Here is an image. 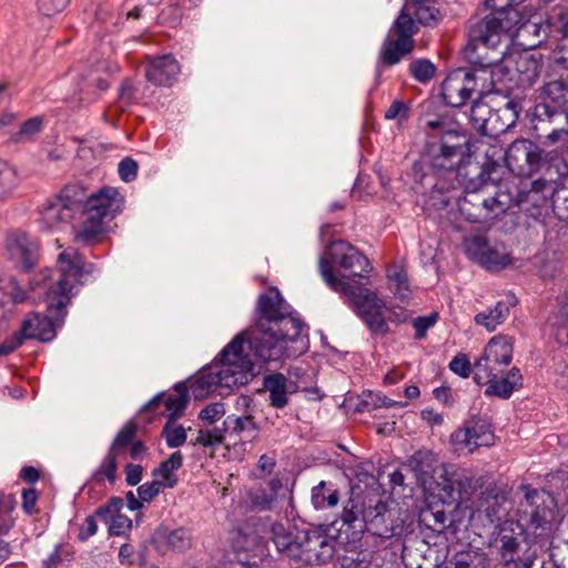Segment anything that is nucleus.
Returning <instances> with one entry per match:
<instances>
[{
	"mask_svg": "<svg viewBox=\"0 0 568 568\" xmlns=\"http://www.w3.org/2000/svg\"><path fill=\"white\" fill-rule=\"evenodd\" d=\"M540 68V61L534 54H520L515 61V69L518 73V81L523 85H531L538 78Z\"/></svg>",
	"mask_w": 568,
	"mask_h": 568,
	"instance_id": "nucleus-28",
	"label": "nucleus"
},
{
	"mask_svg": "<svg viewBox=\"0 0 568 568\" xmlns=\"http://www.w3.org/2000/svg\"><path fill=\"white\" fill-rule=\"evenodd\" d=\"M508 313V306L503 302H498L493 310L478 313L474 321L477 325L484 326L488 332H494L506 320Z\"/></svg>",
	"mask_w": 568,
	"mask_h": 568,
	"instance_id": "nucleus-31",
	"label": "nucleus"
},
{
	"mask_svg": "<svg viewBox=\"0 0 568 568\" xmlns=\"http://www.w3.org/2000/svg\"><path fill=\"white\" fill-rule=\"evenodd\" d=\"M514 352V338L506 335L494 336L484 349V354L475 364L474 381H483L494 376L496 371L510 364Z\"/></svg>",
	"mask_w": 568,
	"mask_h": 568,
	"instance_id": "nucleus-12",
	"label": "nucleus"
},
{
	"mask_svg": "<svg viewBox=\"0 0 568 568\" xmlns=\"http://www.w3.org/2000/svg\"><path fill=\"white\" fill-rule=\"evenodd\" d=\"M57 264V271L37 275L31 282L34 285L33 290H40L45 294L48 308L45 315L30 313L22 321L20 329L27 339L49 342L54 338L57 327L63 323L67 315V305L74 284L81 283L83 275L88 273L80 254L72 247L59 254Z\"/></svg>",
	"mask_w": 568,
	"mask_h": 568,
	"instance_id": "nucleus-2",
	"label": "nucleus"
},
{
	"mask_svg": "<svg viewBox=\"0 0 568 568\" xmlns=\"http://www.w3.org/2000/svg\"><path fill=\"white\" fill-rule=\"evenodd\" d=\"M106 88V81L100 79L93 73H90L85 79H83V83L79 84V100L83 103H91L97 99L99 92Z\"/></svg>",
	"mask_w": 568,
	"mask_h": 568,
	"instance_id": "nucleus-36",
	"label": "nucleus"
},
{
	"mask_svg": "<svg viewBox=\"0 0 568 568\" xmlns=\"http://www.w3.org/2000/svg\"><path fill=\"white\" fill-rule=\"evenodd\" d=\"M541 102H548L552 106L565 108L568 102V83L564 80H552L541 88Z\"/></svg>",
	"mask_w": 568,
	"mask_h": 568,
	"instance_id": "nucleus-30",
	"label": "nucleus"
},
{
	"mask_svg": "<svg viewBox=\"0 0 568 568\" xmlns=\"http://www.w3.org/2000/svg\"><path fill=\"white\" fill-rule=\"evenodd\" d=\"M175 389L176 394L169 395L164 400V405L166 410L170 413L168 418L176 420L184 414L189 403V395L186 388L182 385H178Z\"/></svg>",
	"mask_w": 568,
	"mask_h": 568,
	"instance_id": "nucleus-39",
	"label": "nucleus"
},
{
	"mask_svg": "<svg viewBox=\"0 0 568 568\" xmlns=\"http://www.w3.org/2000/svg\"><path fill=\"white\" fill-rule=\"evenodd\" d=\"M410 114V104L402 100H394L385 111L386 120H395L398 125L406 122Z\"/></svg>",
	"mask_w": 568,
	"mask_h": 568,
	"instance_id": "nucleus-48",
	"label": "nucleus"
},
{
	"mask_svg": "<svg viewBox=\"0 0 568 568\" xmlns=\"http://www.w3.org/2000/svg\"><path fill=\"white\" fill-rule=\"evenodd\" d=\"M135 88L131 80L125 79L119 89V108L125 110L129 105L136 101Z\"/></svg>",
	"mask_w": 568,
	"mask_h": 568,
	"instance_id": "nucleus-54",
	"label": "nucleus"
},
{
	"mask_svg": "<svg viewBox=\"0 0 568 568\" xmlns=\"http://www.w3.org/2000/svg\"><path fill=\"white\" fill-rule=\"evenodd\" d=\"M510 29L509 21L488 14L469 29V40L464 49L465 59L478 70H490L491 82H500L514 63L510 55L505 58L501 47L503 33Z\"/></svg>",
	"mask_w": 568,
	"mask_h": 568,
	"instance_id": "nucleus-6",
	"label": "nucleus"
},
{
	"mask_svg": "<svg viewBox=\"0 0 568 568\" xmlns=\"http://www.w3.org/2000/svg\"><path fill=\"white\" fill-rule=\"evenodd\" d=\"M432 459V454L428 452H416L408 459V466L418 475H425L428 473V468L430 464L428 463Z\"/></svg>",
	"mask_w": 568,
	"mask_h": 568,
	"instance_id": "nucleus-52",
	"label": "nucleus"
},
{
	"mask_svg": "<svg viewBox=\"0 0 568 568\" xmlns=\"http://www.w3.org/2000/svg\"><path fill=\"white\" fill-rule=\"evenodd\" d=\"M255 324L239 334L220 354V364L201 373L192 385L195 397L219 387L246 385L253 377L254 363L278 361L291 356L288 342H298L303 322L293 315L276 287L261 294L256 303Z\"/></svg>",
	"mask_w": 568,
	"mask_h": 568,
	"instance_id": "nucleus-1",
	"label": "nucleus"
},
{
	"mask_svg": "<svg viewBox=\"0 0 568 568\" xmlns=\"http://www.w3.org/2000/svg\"><path fill=\"white\" fill-rule=\"evenodd\" d=\"M136 435V425L134 422H128L115 436L110 450L122 456L124 449L133 444V439Z\"/></svg>",
	"mask_w": 568,
	"mask_h": 568,
	"instance_id": "nucleus-42",
	"label": "nucleus"
},
{
	"mask_svg": "<svg viewBox=\"0 0 568 568\" xmlns=\"http://www.w3.org/2000/svg\"><path fill=\"white\" fill-rule=\"evenodd\" d=\"M192 534L184 527L170 529L169 527L161 526L153 535V542L163 552L170 550L183 552L192 547Z\"/></svg>",
	"mask_w": 568,
	"mask_h": 568,
	"instance_id": "nucleus-20",
	"label": "nucleus"
},
{
	"mask_svg": "<svg viewBox=\"0 0 568 568\" xmlns=\"http://www.w3.org/2000/svg\"><path fill=\"white\" fill-rule=\"evenodd\" d=\"M437 320V313L415 318L413 322V326L416 331L415 338L423 339L426 336L427 331L436 324Z\"/></svg>",
	"mask_w": 568,
	"mask_h": 568,
	"instance_id": "nucleus-55",
	"label": "nucleus"
},
{
	"mask_svg": "<svg viewBox=\"0 0 568 568\" xmlns=\"http://www.w3.org/2000/svg\"><path fill=\"white\" fill-rule=\"evenodd\" d=\"M143 467L138 464L129 463L125 465V480L128 485L135 486L142 479Z\"/></svg>",
	"mask_w": 568,
	"mask_h": 568,
	"instance_id": "nucleus-63",
	"label": "nucleus"
},
{
	"mask_svg": "<svg viewBox=\"0 0 568 568\" xmlns=\"http://www.w3.org/2000/svg\"><path fill=\"white\" fill-rule=\"evenodd\" d=\"M320 273L324 282L333 291L342 293L348 298L372 334L385 336L389 332L388 324L383 314L386 303L376 293L362 285H352L349 282L338 280L326 257L320 260Z\"/></svg>",
	"mask_w": 568,
	"mask_h": 568,
	"instance_id": "nucleus-10",
	"label": "nucleus"
},
{
	"mask_svg": "<svg viewBox=\"0 0 568 568\" xmlns=\"http://www.w3.org/2000/svg\"><path fill=\"white\" fill-rule=\"evenodd\" d=\"M422 521L429 529L442 532L447 527L448 517L443 509H427L422 513Z\"/></svg>",
	"mask_w": 568,
	"mask_h": 568,
	"instance_id": "nucleus-45",
	"label": "nucleus"
},
{
	"mask_svg": "<svg viewBox=\"0 0 568 568\" xmlns=\"http://www.w3.org/2000/svg\"><path fill=\"white\" fill-rule=\"evenodd\" d=\"M505 501L504 496L491 495L486 493L479 500L478 511L484 513L486 518L491 523L499 521L501 518V505Z\"/></svg>",
	"mask_w": 568,
	"mask_h": 568,
	"instance_id": "nucleus-37",
	"label": "nucleus"
},
{
	"mask_svg": "<svg viewBox=\"0 0 568 568\" xmlns=\"http://www.w3.org/2000/svg\"><path fill=\"white\" fill-rule=\"evenodd\" d=\"M465 246L470 258L489 271L501 270L510 263V257L504 247L491 245L481 235L467 240Z\"/></svg>",
	"mask_w": 568,
	"mask_h": 568,
	"instance_id": "nucleus-16",
	"label": "nucleus"
},
{
	"mask_svg": "<svg viewBox=\"0 0 568 568\" xmlns=\"http://www.w3.org/2000/svg\"><path fill=\"white\" fill-rule=\"evenodd\" d=\"M223 426L231 429L232 434L237 436L244 435L250 438H254L258 430V426L254 420V417L250 414L243 416H229L224 420Z\"/></svg>",
	"mask_w": 568,
	"mask_h": 568,
	"instance_id": "nucleus-34",
	"label": "nucleus"
},
{
	"mask_svg": "<svg viewBox=\"0 0 568 568\" xmlns=\"http://www.w3.org/2000/svg\"><path fill=\"white\" fill-rule=\"evenodd\" d=\"M408 70L412 77L420 83L429 82L436 74V67L428 59L413 60L408 65Z\"/></svg>",
	"mask_w": 568,
	"mask_h": 568,
	"instance_id": "nucleus-41",
	"label": "nucleus"
},
{
	"mask_svg": "<svg viewBox=\"0 0 568 568\" xmlns=\"http://www.w3.org/2000/svg\"><path fill=\"white\" fill-rule=\"evenodd\" d=\"M161 435L170 448L180 447L186 442V429L173 418H168Z\"/></svg>",
	"mask_w": 568,
	"mask_h": 568,
	"instance_id": "nucleus-40",
	"label": "nucleus"
},
{
	"mask_svg": "<svg viewBox=\"0 0 568 568\" xmlns=\"http://www.w3.org/2000/svg\"><path fill=\"white\" fill-rule=\"evenodd\" d=\"M224 414H225L224 404L213 403V404L207 405L200 412L199 418L209 424H213L214 422H216L221 417H223Z\"/></svg>",
	"mask_w": 568,
	"mask_h": 568,
	"instance_id": "nucleus-57",
	"label": "nucleus"
},
{
	"mask_svg": "<svg viewBox=\"0 0 568 568\" xmlns=\"http://www.w3.org/2000/svg\"><path fill=\"white\" fill-rule=\"evenodd\" d=\"M7 250L10 256L29 268L33 265L38 244L23 232H14L7 237Z\"/></svg>",
	"mask_w": 568,
	"mask_h": 568,
	"instance_id": "nucleus-21",
	"label": "nucleus"
},
{
	"mask_svg": "<svg viewBox=\"0 0 568 568\" xmlns=\"http://www.w3.org/2000/svg\"><path fill=\"white\" fill-rule=\"evenodd\" d=\"M552 60L556 65L568 69V37L564 34L560 44L552 53Z\"/></svg>",
	"mask_w": 568,
	"mask_h": 568,
	"instance_id": "nucleus-62",
	"label": "nucleus"
},
{
	"mask_svg": "<svg viewBox=\"0 0 568 568\" xmlns=\"http://www.w3.org/2000/svg\"><path fill=\"white\" fill-rule=\"evenodd\" d=\"M476 90V80L471 72L458 69L449 73L442 84V97L447 105H464Z\"/></svg>",
	"mask_w": 568,
	"mask_h": 568,
	"instance_id": "nucleus-17",
	"label": "nucleus"
},
{
	"mask_svg": "<svg viewBox=\"0 0 568 568\" xmlns=\"http://www.w3.org/2000/svg\"><path fill=\"white\" fill-rule=\"evenodd\" d=\"M387 277L390 282L394 294L400 298H406L408 295V281L406 274L395 271L394 273H388Z\"/></svg>",
	"mask_w": 568,
	"mask_h": 568,
	"instance_id": "nucleus-53",
	"label": "nucleus"
},
{
	"mask_svg": "<svg viewBox=\"0 0 568 568\" xmlns=\"http://www.w3.org/2000/svg\"><path fill=\"white\" fill-rule=\"evenodd\" d=\"M450 440L454 445L467 448L471 453L478 447L494 445L495 435L486 418L471 416L462 428L452 434Z\"/></svg>",
	"mask_w": 568,
	"mask_h": 568,
	"instance_id": "nucleus-14",
	"label": "nucleus"
},
{
	"mask_svg": "<svg viewBox=\"0 0 568 568\" xmlns=\"http://www.w3.org/2000/svg\"><path fill=\"white\" fill-rule=\"evenodd\" d=\"M525 490V504H521L524 513L529 514L530 523L538 527H544L551 517L552 510L550 504L554 498L545 490L530 488L529 486L521 487Z\"/></svg>",
	"mask_w": 568,
	"mask_h": 568,
	"instance_id": "nucleus-18",
	"label": "nucleus"
},
{
	"mask_svg": "<svg viewBox=\"0 0 568 568\" xmlns=\"http://www.w3.org/2000/svg\"><path fill=\"white\" fill-rule=\"evenodd\" d=\"M339 495L337 489L325 481H321L312 489V503L316 509H327L338 504Z\"/></svg>",
	"mask_w": 568,
	"mask_h": 568,
	"instance_id": "nucleus-32",
	"label": "nucleus"
},
{
	"mask_svg": "<svg viewBox=\"0 0 568 568\" xmlns=\"http://www.w3.org/2000/svg\"><path fill=\"white\" fill-rule=\"evenodd\" d=\"M513 523H506L499 532V550L501 558L505 562L514 561V554L517 551L519 542L517 537L514 536Z\"/></svg>",
	"mask_w": 568,
	"mask_h": 568,
	"instance_id": "nucleus-35",
	"label": "nucleus"
},
{
	"mask_svg": "<svg viewBox=\"0 0 568 568\" xmlns=\"http://www.w3.org/2000/svg\"><path fill=\"white\" fill-rule=\"evenodd\" d=\"M445 568H487V558L484 552L475 550L459 551L447 561Z\"/></svg>",
	"mask_w": 568,
	"mask_h": 568,
	"instance_id": "nucleus-33",
	"label": "nucleus"
},
{
	"mask_svg": "<svg viewBox=\"0 0 568 568\" xmlns=\"http://www.w3.org/2000/svg\"><path fill=\"white\" fill-rule=\"evenodd\" d=\"M503 369L496 371L494 376H489L483 381H475L478 385L488 384L487 395L508 398L513 394L516 386L520 384L521 375L517 367H513L506 376H503Z\"/></svg>",
	"mask_w": 568,
	"mask_h": 568,
	"instance_id": "nucleus-22",
	"label": "nucleus"
},
{
	"mask_svg": "<svg viewBox=\"0 0 568 568\" xmlns=\"http://www.w3.org/2000/svg\"><path fill=\"white\" fill-rule=\"evenodd\" d=\"M516 108L517 103L508 101L504 109L493 110L483 134L494 136L505 133L517 120L518 112Z\"/></svg>",
	"mask_w": 568,
	"mask_h": 568,
	"instance_id": "nucleus-25",
	"label": "nucleus"
},
{
	"mask_svg": "<svg viewBox=\"0 0 568 568\" xmlns=\"http://www.w3.org/2000/svg\"><path fill=\"white\" fill-rule=\"evenodd\" d=\"M42 119L39 116L31 118L22 123L19 132L12 135V141L22 142L32 139L42 129Z\"/></svg>",
	"mask_w": 568,
	"mask_h": 568,
	"instance_id": "nucleus-49",
	"label": "nucleus"
},
{
	"mask_svg": "<svg viewBox=\"0 0 568 568\" xmlns=\"http://www.w3.org/2000/svg\"><path fill=\"white\" fill-rule=\"evenodd\" d=\"M180 73V64L171 54L148 57L145 79L156 87H170Z\"/></svg>",
	"mask_w": 568,
	"mask_h": 568,
	"instance_id": "nucleus-19",
	"label": "nucleus"
},
{
	"mask_svg": "<svg viewBox=\"0 0 568 568\" xmlns=\"http://www.w3.org/2000/svg\"><path fill=\"white\" fill-rule=\"evenodd\" d=\"M264 387L270 393V403L275 408L287 405V378L281 373H274L264 377Z\"/></svg>",
	"mask_w": 568,
	"mask_h": 568,
	"instance_id": "nucleus-27",
	"label": "nucleus"
},
{
	"mask_svg": "<svg viewBox=\"0 0 568 568\" xmlns=\"http://www.w3.org/2000/svg\"><path fill=\"white\" fill-rule=\"evenodd\" d=\"M493 109L485 102L476 101L470 109V121L473 125L483 133L485 126H487L488 119L491 114Z\"/></svg>",
	"mask_w": 568,
	"mask_h": 568,
	"instance_id": "nucleus-47",
	"label": "nucleus"
},
{
	"mask_svg": "<svg viewBox=\"0 0 568 568\" xmlns=\"http://www.w3.org/2000/svg\"><path fill=\"white\" fill-rule=\"evenodd\" d=\"M429 139L426 146V161L437 174L454 173L465 178L467 166H462L469 152V140L460 124L447 115L429 119L420 118Z\"/></svg>",
	"mask_w": 568,
	"mask_h": 568,
	"instance_id": "nucleus-5",
	"label": "nucleus"
},
{
	"mask_svg": "<svg viewBox=\"0 0 568 568\" xmlns=\"http://www.w3.org/2000/svg\"><path fill=\"white\" fill-rule=\"evenodd\" d=\"M119 175L122 181L131 182L138 175V163L132 158H125L119 163Z\"/></svg>",
	"mask_w": 568,
	"mask_h": 568,
	"instance_id": "nucleus-59",
	"label": "nucleus"
},
{
	"mask_svg": "<svg viewBox=\"0 0 568 568\" xmlns=\"http://www.w3.org/2000/svg\"><path fill=\"white\" fill-rule=\"evenodd\" d=\"M27 338L24 337L21 329L16 332L12 336L7 338L3 343L0 344V356H8L12 354L17 348H19Z\"/></svg>",
	"mask_w": 568,
	"mask_h": 568,
	"instance_id": "nucleus-60",
	"label": "nucleus"
},
{
	"mask_svg": "<svg viewBox=\"0 0 568 568\" xmlns=\"http://www.w3.org/2000/svg\"><path fill=\"white\" fill-rule=\"evenodd\" d=\"M339 521L337 541L351 551L362 547L366 531L386 539L396 534L387 504L375 495L352 493L343 506Z\"/></svg>",
	"mask_w": 568,
	"mask_h": 568,
	"instance_id": "nucleus-4",
	"label": "nucleus"
},
{
	"mask_svg": "<svg viewBox=\"0 0 568 568\" xmlns=\"http://www.w3.org/2000/svg\"><path fill=\"white\" fill-rule=\"evenodd\" d=\"M226 430L227 428L225 426H223V428L201 429L197 433L195 444L204 447L220 445L223 443L224 433Z\"/></svg>",
	"mask_w": 568,
	"mask_h": 568,
	"instance_id": "nucleus-51",
	"label": "nucleus"
},
{
	"mask_svg": "<svg viewBox=\"0 0 568 568\" xmlns=\"http://www.w3.org/2000/svg\"><path fill=\"white\" fill-rule=\"evenodd\" d=\"M440 19L442 14L433 6V0H406L382 44V63L390 67L412 53L415 48L413 37L418 32L417 22L432 26Z\"/></svg>",
	"mask_w": 568,
	"mask_h": 568,
	"instance_id": "nucleus-8",
	"label": "nucleus"
},
{
	"mask_svg": "<svg viewBox=\"0 0 568 568\" xmlns=\"http://www.w3.org/2000/svg\"><path fill=\"white\" fill-rule=\"evenodd\" d=\"M165 487L161 480L154 478L151 483H145L138 488L139 497L142 501H151L155 496H158L161 489Z\"/></svg>",
	"mask_w": 568,
	"mask_h": 568,
	"instance_id": "nucleus-58",
	"label": "nucleus"
},
{
	"mask_svg": "<svg viewBox=\"0 0 568 568\" xmlns=\"http://www.w3.org/2000/svg\"><path fill=\"white\" fill-rule=\"evenodd\" d=\"M70 0H37L39 10L44 16L55 14L68 7Z\"/></svg>",
	"mask_w": 568,
	"mask_h": 568,
	"instance_id": "nucleus-61",
	"label": "nucleus"
},
{
	"mask_svg": "<svg viewBox=\"0 0 568 568\" xmlns=\"http://www.w3.org/2000/svg\"><path fill=\"white\" fill-rule=\"evenodd\" d=\"M551 203L559 219L568 220V175L557 185Z\"/></svg>",
	"mask_w": 568,
	"mask_h": 568,
	"instance_id": "nucleus-43",
	"label": "nucleus"
},
{
	"mask_svg": "<svg viewBox=\"0 0 568 568\" xmlns=\"http://www.w3.org/2000/svg\"><path fill=\"white\" fill-rule=\"evenodd\" d=\"M329 260L338 265L341 268L348 271L349 276L346 280V276H342L341 280L351 283L355 277H363V273H366L371 270L369 262L357 248L353 245L344 242L336 241L333 242L328 252ZM353 285H357L354 283Z\"/></svg>",
	"mask_w": 568,
	"mask_h": 568,
	"instance_id": "nucleus-15",
	"label": "nucleus"
},
{
	"mask_svg": "<svg viewBox=\"0 0 568 568\" xmlns=\"http://www.w3.org/2000/svg\"><path fill=\"white\" fill-rule=\"evenodd\" d=\"M449 368L452 372L457 374L458 376L466 378L471 373V365L466 354L459 353L457 354L449 363Z\"/></svg>",
	"mask_w": 568,
	"mask_h": 568,
	"instance_id": "nucleus-56",
	"label": "nucleus"
},
{
	"mask_svg": "<svg viewBox=\"0 0 568 568\" xmlns=\"http://www.w3.org/2000/svg\"><path fill=\"white\" fill-rule=\"evenodd\" d=\"M271 539L276 549L287 558L302 561L306 565H325L335 554V545H342L336 536L325 531L288 530L283 524L274 523L271 526Z\"/></svg>",
	"mask_w": 568,
	"mask_h": 568,
	"instance_id": "nucleus-9",
	"label": "nucleus"
},
{
	"mask_svg": "<svg viewBox=\"0 0 568 568\" xmlns=\"http://www.w3.org/2000/svg\"><path fill=\"white\" fill-rule=\"evenodd\" d=\"M95 515L89 516L85 518L84 524L81 527V530L79 532V539L84 541L97 534L98 531V525L95 521Z\"/></svg>",
	"mask_w": 568,
	"mask_h": 568,
	"instance_id": "nucleus-64",
	"label": "nucleus"
},
{
	"mask_svg": "<svg viewBox=\"0 0 568 568\" xmlns=\"http://www.w3.org/2000/svg\"><path fill=\"white\" fill-rule=\"evenodd\" d=\"M183 463L181 452H174L166 460L162 462L160 466L153 470V477L161 480L168 488H173L178 483V477L174 474Z\"/></svg>",
	"mask_w": 568,
	"mask_h": 568,
	"instance_id": "nucleus-29",
	"label": "nucleus"
},
{
	"mask_svg": "<svg viewBox=\"0 0 568 568\" xmlns=\"http://www.w3.org/2000/svg\"><path fill=\"white\" fill-rule=\"evenodd\" d=\"M439 478L443 479V490L447 493L448 498L456 499L460 497V493L465 489L466 484L459 478L452 467L442 466L439 468Z\"/></svg>",
	"mask_w": 568,
	"mask_h": 568,
	"instance_id": "nucleus-38",
	"label": "nucleus"
},
{
	"mask_svg": "<svg viewBox=\"0 0 568 568\" xmlns=\"http://www.w3.org/2000/svg\"><path fill=\"white\" fill-rule=\"evenodd\" d=\"M434 550L425 542L420 541L417 547L403 548L402 560L406 568H436L438 559L432 558Z\"/></svg>",
	"mask_w": 568,
	"mask_h": 568,
	"instance_id": "nucleus-26",
	"label": "nucleus"
},
{
	"mask_svg": "<svg viewBox=\"0 0 568 568\" xmlns=\"http://www.w3.org/2000/svg\"><path fill=\"white\" fill-rule=\"evenodd\" d=\"M123 501L121 498H112L106 505L99 507L95 510L97 518L103 521L111 520L109 531L112 535H122L131 528L132 521L124 515H119Z\"/></svg>",
	"mask_w": 568,
	"mask_h": 568,
	"instance_id": "nucleus-23",
	"label": "nucleus"
},
{
	"mask_svg": "<svg viewBox=\"0 0 568 568\" xmlns=\"http://www.w3.org/2000/svg\"><path fill=\"white\" fill-rule=\"evenodd\" d=\"M504 160L510 172L520 176H531L532 174L546 169L547 173L550 172L549 161L552 160L551 153H546L539 146L527 139L514 141L507 151L503 148H491V153L487 152V161L485 163H493L494 161ZM501 166V164H499Z\"/></svg>",
	"mask_w": 568,
	"mask_h": 568,
	"instance_id": "nucleus-11",
	"label": "nucleus"
},
{
	"mask_svg": "<svg viewBox=\"0 0 568 568\" xmlns=\"http://www.w3.org/2000/svg\"><path fill=\"white\" fill-rule=\"evenodd\" d=\"M500 165L498 161L490 163L470 164L465 172L468 182L464 195L458 200V209L465 219L473 223H481L504 213L509 206V195L494 192L495 185L488 181H497Z\"/></svg>",
	"mask_w": 568,
	"mask_h": 568,
	"instance_id": "nucleus-7",
	"label": "nucleus"
},
{
	"mask_svg": "<svg viewBox=\"0 0 568 568\" xmlns=\"http://www.w3.org/2000/svg\"><path fill=\"white\" fill-rule=\"evenodd\" d=\"M123 199L114 189H103L92 194L85 205L62 193L45 201L41 210L43 223L52 229L70 222L83 211L84 221L75 230L74 240L91 245L105 232L106 223L122 210Z\"/></svg>",
	"mask_w": 568,
	"mask_h": 568,
	"instance_id": "nucleus-3",
	"label": "nucleus"
},
{
	"mask_svg": "<svg viewBox=\"0 0 568 568\" xmlns=\"http://www.w3.org/2000/svg\"><path fill=\"white\" fill-rule=\"evenodd\" d=\"M557 186L551 178H539L530 182L529 189L519 194L520 203H530L532 206H542L548 200L554 199Z\"/></svg>",
	"mask_w": 568,
	"mask_h": 568,
	"instance_id": "nucleus-24",
	"label": "nucleus"
},
{
	"mask_svg": "<svg viewBox=\"0 0 568 568\" xmlns=\"http://www.w3.org/2000/svg\"><path fill=\"white\" fill-rule=\"evenodd\" d=\"M534 128L541 132L551 143H557L568 135V112L565 108L539 102L534 110Z\"/></svg>",
	"mask_w": 568,
	"mask_h": 568,
	"instance_id": "nucleus-13",
	"label": "nucleus"
},
{
	"mask_svg": "<svg viewBox=\"0 0 568 568\" xmlns=\"http://www.w3.org/2000/svg\"><path fill=\"white\" fill-rule=\"evenodd\" d=\"M119 457H121V455L109 449L100 467L95 470L94 478L97 480L106 478L110 483H114L116 477Z\"/></svg>",
	"mask_w": 568,
	"mask_h": 568,
	"instance_id": "nucleus-44",
	"label": "nucleus"
},
{
	"mask_svg": "<svg viewBox=\"0 0 568 568\" xmlns=\"http://www.w3.org/2000/svg\"><path fill=\"white\" fill-rule=\"evenodd\" d=\"M523 1L524 0H486V7L493 11L490 14H496L506 21L508 20L511 24L513 18L510 16L515 12L514 6Z\"/></svg>",
	"mask_w": 568,
	"mask_h": 568,
	"instance_id": "nucleus-46",
	"label": "nucleus"
},
{
	"mask_svg": "<svg viewBox=\"0 0 568 568\" xmlns=\"http://www.w3.org/2000/svg\"><path fill=\"white\" fill-rule=\"evenodd\" d=\"M252 506L257 510H268L275 501L274 494L268 493L264 488L252 489L248 494Z\"/></svg>",
	"mask_w": 568,
	"mask_h": 568,
	"instance_id": "nucleus-50",
	"label": "nucleus"
}]
</instances>
